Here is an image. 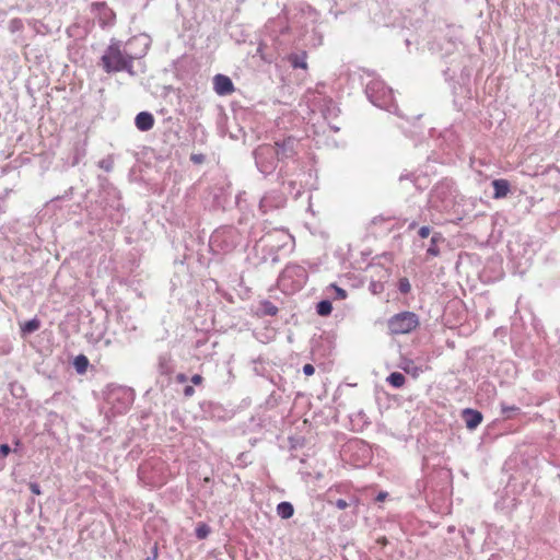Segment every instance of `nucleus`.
Returning <instances> with one entry per match:
<instances>
[{"label": "nucleus", "instance_id": "423d86ee", "mask_svg": "<svg viewBox=\"0 0 560 560\" xmlns=\"http://www.w3.org/2000/svg\"><path fill=\"white\" fill-rule=\"evenodd\" d=\"M242 236L234 226H221L210 236L209 247L214 254L230 253L241 244Z\"/></svg>", "mask_w": 560, "mask_h": 560}, {"label": "nucleus", "instance_id": "b1692460", "mask_svg": "<svg viewBox=\"0 0 560 560\" xmlns=\"http://www.w3.org/2000/svg\"><path fill=\"white\" fill-rule=\"evenodd\" d=\"M329 504H334L339 510H345L349 506H358L360 504V500L358 497L351 495L349 500L345 499H337L336 501H332L331 499H328Z\"/></svg>", "mask_w": 560, "mask_h": 560}, {"label": "nucleus", "instance_id": "7ed1b4c3", "mask_svg": "<svg viewBox=\"0 0 560 560\" xmlns=\"http://www.w3.org/2000/svg\"><path fill=\"white\" fill-rule=\"evenodd\" d=\"M133 59L131 55L122 49L121 42L112 39L101 58V62L107 73L126 71L132 74Z\"/></svg>", "mask_w": 560, "mask_h": 560}, {"label": "nucleus", "instance_id": "393cba45", "mask_svg": "<svg viewBox=\"0 0 560 560\" xmlns=\"http://www.w3.org/2000/svg\"><path fill=\"white\" fill-rule=\"evenodd\" d=\"M40 327V320L37 317H34L30 320H26L21 325V332L23 336L31 335L34 331L38 330Z\"/></svg>", "mask_w": 560, "mask_h": 560}, {"label": "nucleus", "instance_id": "bf43d9fd", "mask_svg": "<svg viewBox=\"0 0 560 560\" xmlns=\"http://www.w3.org/2000/svg\"><path fill=\"white\" fill-rule=\"evenodd\" d=\"M468 533H469V534H472V533H474V529H472V528H469V529H468Z\"/></svg>", "mask_w": 560, "mask_h": 560}, {"label": "nucleus", "instance_id": "4468645a", "mask_svg": "<svg viewBox=\"0 0 560 560\" xmlns=\"http://www.w3.org/2000/svg\"><path fill=\"white\" fill-rule=\"evenodd\" d=\"M287 202L285 192L279 189L267 191L259 201V209L262 213L283 208Z\"/></svg>", "mask_w": 560, "mask_h": 560}, {"label": "nucleus", "instance_id": "7c9ffc66", "mask_svg": "<svg viewBox=\"0 0 560 560\" xmlns=\"http://www.w3.org/2000/svg\"><path fill=\"white\" fill-rule=\"evenodd\" d=\"M350 420L353 424L357 422L360 428L369 424L368 416L363 410H359L358 412L351 415Z\"/></svg>", "mask_w": 560, "mask_h": 560}, {"label": "nucleus", "instance_id": "412c9836", "mask_svg": "<svg viewBox=\"0 0 560 560\" xmlns=\"http://www.w3.org/2000/svg\"><path fill=\"white\" fill-rule=\"evenodd\" d=\"M493 198H504L510 191V183L506 179L500 178L492 182Z\"/></svg>", "mask_w": 560, "mask_h": 560}, {"label": "nucleus", "instance_id": "39448f33", "mask_svg": "<svg viewBox=\"0 0 560 560\" xmlns=\"http://www.w3.org/2000/svg\"><path fill=\"white\" fill-rule=\"evenodd\" d=\"M368 100L376 107L398 114L394 102L393 90L380 79H371L365 85Z\"/></svg>", "mask_w": 560, "mask_h": 560}, {"label": "nucleus", "instance_id": "4c0bfd02", "mask_svg": "<svg viewBox=\"0 0 560 560\" xmlns=\"http://www.w3.org/2000/svg\"><path fill=\"white\" fill-rule=\"evenodd\" d=\"M501 412L506 418H511L512 413L520 412V408L515 405L509 406L504 402L501 404Z\"/></svg>", "mask_w": 560, "mask_h": 560}, {"label": "nucleus", "instance_id": "bb28decb", "mask_svg": "<svg viewBox=\"0 0 560 560\" xmlns=\"http://www.w3.org/2000/svg\"><path fill=\"white\" fill-rule=\"evenodd\" d=\"M400 369H402L407 374L412 375L413 377H417L421 372L422 369L417 366L412 360L404 359L400 363Z\"/></svg>", "mask_w": 560, "mask_h": 560}, {"label": "nucleus", "instance_id": "79ce46f5", "mask_svg": "<svg viewBox=\"0 0 560 560\" xmlns=\"http://www.w3.org/2000/svg\"><path fill=\"white\" fill-rule=\"evenodd\" d=\"M431 234V228L428 226V225H423L419 229L418 231V235L421 237V238H427L429 235Z\"/></svg>", "mask_w": 560, "mask_h": 560}, {"label": "nucleus", "instance_id": "3c124183", "mask_svg": "<svg viewBox=\"0 0 560 560\" xmlns=\"http://www.w3.org/2000/svg\"><path fill=\"white\" fill-rule=\"evenodd\" d=\"M202 382V376L199 375V374H195L192 375L191 377V383L195 384V385H198Z\"/></svg>", "mask_w": 560, "mask_h": 560}, {"label": "nucleus", "instance_id": "2eb2a0df", "mask_svg": "<svg viewBox=\"0 0 560 560\" xmlns=\"http://www.w3.org/2000/svg\"><path fill=\"white\" fill-rule=\"evenodd\" d=\"M288 176L287 165H281L278 171V180L280 182V188L287 195L292 196L293 198H299L302 194V187L295 180H287Z\"/></svg>", "mask_w": 560, "mask_h": 560}, {"label": "nucleus", "instance_id": "f8f14e48", "mask_svg": "<svg viewBox=\"0 0 560 560\" xmlns=\"http://www.w3.org/2000/svg\"><path fill=\"white\" fill-rule=\"evenodd\" d=\"M272 145L277 152L278 161L281 165H285L287 161H294L298 158L301 141L299 138L290 135L276 139Z\"/></svg>", "mask_w": 560, "mask_h": 560}, {"label": "nucleus", "instance_id": "13d9d810", "mask_svg": "<svg viewBox=\"0 0 560 560\" xmlns=\"http://www.w3.org/2000/svg\"><path fill=\"white\" fill-rule=\"evenodd\" d=\"M330 128H331L335 132L339 131V127H337V126H332V125H331V126H330Z\"/></svg>", "mask_w": 560, "mask_h": 560}, {"label": "nucleus", "instance_id": "cd10ccee", "mask_svg": "<svg viewBox=\"0 0 560 560\" xmlns=\"http://www.w3.org/2000/svg\"><path fill=\"white\" fill-rule=\"evenodd\" d=\"M387 382L394 388H400L404 386L406 377L399 372H393L388 375Z\"/></svg>", "mask_w": 560, "mask_h": 560}, {"label": "nucleus", "instance_id": "e433bc0d", "mask_svg": "<svg viewBox=\"0 0 560 560\" xmlns=\"http://www.w3.org/2000/svg\"><path fill=\"white\" fill-rule=\"evenodd\" d=\"M398 290L401 294H408L411 291V284L408 278H400L398 280Z\"/></svg>", "mask_w": 560, "mask_h": 560}, {"label": "nucleus", "instance_id": "9b49d317", "mask_svg": "<svg viewBox=\"0 0 560 560\" xmlns=\"http://www.w3.org/2000/svg\"><path fill=\"white\" fill-rule=\"evenodd\" d=\"M291 240V235L282 229H275L260 237L259 243L266 247L272 264L279 262L278 250L284 247Z\"/></svg>", "mask_w": 560, "mask_h": 560}, {"label": "nucleus", "instance_id": "c9c22d12", "mask_svg": "<svg viewBox=\"0 0 560 560\" xmlns=\"http://www.w3.org/2000/svg\"><path fill=\"white\" fill-rule=\"evenodd\" d=\"M8 27L11 33H16L23 30L24 24L21 19L14 18L9 22Z\"/></svg>", "mask_w": 560, "mask_h": 560}, {"label": "nucleus", "instance_id": "72a5a7b5", "mask_svg": "<svg viewBox=\"0 0 560 560\" xmlns=\"http://www.w3.org/2000/svg\"><path fill=\"white\" fill-rule=\"evenodd\" d=\"M13 345L9 338H0V355H8L11 353Z\"/></svg>", "mask_w": 560, "mask_h": 560}, {"label": "nucleus", "instance_id": "8fccbe9b", "mask_svg": "<svg viewBox=\"0 0 560 560\" xmlns=\"http://www.w3.org/2000/svg\"><path fill=\"white\" fill-rule=\"evenodd\" d=\"M194 393H195V389L191 385L185 386V388H184L185 396H187V397L192 396Z\"/></svg>", "mask_w": 560, "mask_h": 560}, {"label": "nucleus", "instance_id": "de8ad7c7", "mask_svg": "<svg viewBox=\"0 0 560 560\" xmlns=\"http://www.w3.org/2000/svg\"><path fill=\"white\" fill-rule=\"evenodd\" d=\"M456 68L455 67H447L445 70H444V75L445 77H450V78H453L455 74H456Z\"/></svg>", "mask_w": 560, "mask_h": 560}, {"label": "nucleus", "instance_id": "a18cd8bd", "mask_svg": "<svg viewBox=\"0 0 560 560\" xmlns=\"http://www.w3.org/2000/svg\"><path fill=\"white\" fill-rule=\"evenodd\" d=\"M303 373L306 376H311L315 373V368L312 364L307 363L303 366Z\"/></svg>", "mask_w": 560, "mask_h": 560}, {"label": "nucleus", "instance_id": "603ef678", "mask_svg": "<svg viewBox=\"0 0 560 560\" xmlns=\"http://www.w3.org/2000/svg\"><path fill=\"white\" fill-rule=\"evenodd\" d=\"M387 495H388V493H387V492H385V491H381V492H378V494L376 495L375 500H376V501H378V502L384 501V500H385V498H386Z\"/></svg>", "mask_w": 560, "mask_h": 560}, {"label": "nucleus", "instance_id": "a878e982", "mask_svg": "<svg viewBox=\"0 0 560 560\" xmlns=\"http://www.w3.org/2000/svg\"><path fill=\"white\" fill-rule=\"evenodd\" d=\"M278 313V307L269 300H264L259 305V314L262 316H275Z\"/></svg>", "mask_w": 560, "mask_h": 560}, {"label": "nucleus", "instance_id": "ddd939ff", "mask_svg": "<svg viewBox=\"0 0 560 560\" xmlns=\"http://www.w3.org/2000/svg\"><path fill=\"white\" fill-rule=\"evenodd\" d=\"M343 455L348 456L354 466H364L371 458V448L362 440L349 441L343 447Z\"/></svg>", "mask_w": 560, "mask_h": 560}, {"label": "nucleus", "instance_id": "052dcab7", "mask_svg": "<svg viewBox=\"0 0 560 560\" xmlns=\"http://www.w3.org/2000/svg\"><path fill=\"white\" fill-rule=\"evenodd\" d=\"M16 560H23V559H16Z\"/></svg>", "mask_w": 560, "mask_h": 560}, {"label": "nucleus", "instance_id": "20e7f679", "mask_svg": "<svg viewBox=\"0 0 560 560\" xmlns=\"http://www.w3.org/2000/svg\"><path fill=\"white\" fill-rule=\"evenodd\" d=\"M135 400V390L122 385H109L105 404L108 406L107 415L115 417L126 413Z\"/></svg>", "mask_w": 560, "mask_h": 560}, {"label": "nucleus", "instance_id": "c85d7f7f", "mask_svg": "<svg viewBox=\"0 0 560 560\" xmlns=\"http://www.w3.org/2000/svg\"><path fill=\"white\" fill-rule=\"evenodd\" d=\"M73 366L79 374L85 373L89 366V360L84 354H79L74 358Z\"/></svg>", "mask_w": 560, "mask_h": 560}, {"label": "nucleus", "instance_id": "f03ea898", "mask_svg": "<svg viewBox=\"0 0 560 560\" xmlns=\"http://www.w3.org/2000/svg\"><path fill=\"white\" fill-rule=\"evenodd\" d=\"M458 192L452 180L439 182L431 190L429 197L430 208L447 214H458Z\"/></svg>", "mask_w": 560, "mask_h": 560}, {"label": "nucleus", "instance_id": "473e14b6", "mask_svg": "<svg viewBox=\"0 0 560 560\" xmlns=\"http://www.w3.org/2000/svg\"><path fill=\"white\" fill-rule=\"evenodd\" d=\"M210 532L211 529L206 523H199L195 529V534L198 539H206Z\"/></svg>", "mask_w": 560, "mask_h": 560}, {"label": "nucleus", "instance_id": "864d4df0", "mask_svg": "<svg viewBox=\"0 0 560 560\" xmlns=\"http://www.w3.org/2000/svg\"><path fill=\"white\" fill-rule=\"evenodd\" d=\"M14 445H15V447H14V452H18V450H19V447H21L22 443H21V441H20V440H15V441H14Z\"/></svg>", "mask_w": 560, "mask_h": 560}, {"label": "nucleus", "instance_id": "6e6d98bb", "mask_svg": "<svg viewBox=\"0 0 560 560\" xmlns=\"http://www.w3.org/2000/svg\"><path fill=\"white\" fill-rule=\"evenodd\" d=\"M151 556H153V557H152V559H155V558H156V556H158V549H156V547H154L153 552H151Z\"/></svg>", "mask_w": 560, "mask_h": 560}, {"label": "nucleus", "instance_id": "09e8293b", "mask_svg": "<svg viewBox=\"0 0 560 560\" xmlns=\"http://www.w3.org/2000/svg\"><path fill=\"white\" fill-rule=\"evenodd\" d=\"M413 178V174L412 173H409V172H406V173H401L399 175V182H402L405 179H412Z\"/></svg>", "mask_w": 560, "mask_h": 560}, {"label": "nucleus", "instance_id": "9d476101", "mask_svg": "<svg viewBox=\"0 0 560 560\" xmlns=\"http://www.w3.org/2000/svg\"><path fill=\"white\" fill-rule=\"evenodd\" d=\"M419 316L410 311H404L390 316L387 320L389 335L410 334L419 326Z\"/></svg>", "mask_w": 560, "mask_h": 560}, {"label": "nucleus", "instance_id": "6e6552de", "mask_svg": "<svg viewBox=\"0 0 560 560\" xmlns=\"http://www.w3.org/2000/svg\"><path fill=\"white\" fill-rule=\"evenodd\" d=\"M266 33L279 45L292 38L293 26L287 12L270 19L265 25Z\"/></svg>", "mask_w": 560, "mask_h": 560}, {"label": "nucleus", "instance_id": "1a4fd4ad", "mask_svg": "<svg viewBox=\"0 0 560 560\" xmlns=\"http://www.w3.org/2000/svg\"><path fill=\"white\" fill-rule=\"evenodd\" d=\"M308 278L303 266L289 264L279 276V284L288 291H298L303 288Z\"/></svg>", "mask_w": 560, "mask_h": 560}, {"label": "nucleus", "instance_id": "c756f323", "mask_svg": "<svg viewBox=\"0 0 560 560\" xmlns=\"http://www.w3.org/2000/svg\"><path fill=\"white\" fill-rule=\"evenodd\" d=\"M316 312L319 316H328L332 312V304L329 300H322L316 304Z\"/></svg>", "mask_w": 560, "mask_h": 560}, {"label": "nucleus", "instance_id": "6ab92c4d", "mask_svg": "<svg viewBox=\"0 0 560 560\" xmlns=\"http://www.w3.org/2000/svg\"><path fill=\"white\" fill-rule=\"evenodd\" d=\"M135 125L140 131H148L153 128L154 117L149 112H140L135 118Z\"/></svg>", "mask_w": 560, "mask_h": 560}, {"label": "nucleus", "instance_id": "5701e85b", "mask_svg": "<svg viewBox=\"0 0 560 560\" xmlns=\"http://www.w3.org/2000/svg\"><path fill=\"white\" fill-rule=\"evenodd\" d=\"M277 514L282 520H289L294 514V508L291 502L282 501L276 508Z\"/></svg>", "mask_w": 560, "mask_h": 560}, {"label": "nucleus", "instance_id": "f3484780", "mask_svg": "<svg viewBox=\"0 0 560 560\" xmlns=\"http://www.w3.org/2000/svg\"><path fill=\"white\" fill-rule=\"evenodd\" d=\"M213 90L218 95H230L234 91V84L228 75L219 73L213 78Z\"/></svg>", "mask_w": 560, "mask_h": 560}, {"label": "nucleus", "instance_id": "58836bf2", "mask_svg": "<svg viewBox=\"0 0 560 560\" xmlns=\"http://www.w3.org/2000/svg\"><path fill=\"white\" fill-rule=\"evenodd\" d=\"M329 289L335 292V299H337V300H345L347 298V295H348V293H347V291L345 289L338 287L335 283H331L329 285Z\"/></svg>", "mask_w": 560, "mask_h": 560}, {"label": "nucleus", "instance_id": "2f4dec72", "mask_svg": "<svg viewBox=\"0 0 560 560\" xmlns=\"http://www.w3.org/2000/svg\"><path fill=\"white\" fill-rule=\"evenodd\" d=\"M305 52H303L302 55H298V54H293L290 56V62L292 65L293 68H301V69H305L306 68V61H305Z\"/></svg>", "mask_w": 560, "mask_h": 560}, {"label": "nucleus", "instance_id": "f704fd0d", "mask_svg": "<svg viewBox=\"0 0 560 560\" xmlns=\"http://www.w3.org/2000/svg\"><path fill=\"white\" fill-rule=\"evenodd\" d=\"M338 112L339 109L336 107L332 100L326 102L325 108L323 109L325 118H327L328 116L336 117L338 115Z\"/></svg>", "mask_w": 560, "mask_h": 560}, {"label": "nucleus", "instance_id": "a19ab883", "mask_svg": "<svg viewBox=\"0 0 560 560\" xmlns=\"http://www.w3.org/2000/svg\"><path fill=\"white\" fill-rule=\"evenodd\" d=\"M98 166L106 172H110L113 170V161L109 159H104L100 161Z\"/></svg>", "mask_w": 560, "mask_h": 560}, {"label": "nucleus", "instance_id": "dca6fc26", "mask_svg": "<svg viewBox=\"0 0 560 560\" xmlns=\"http://www.w3.org/2000/svg\"><path fill=\"white\" fill-rule=\"evenodd\" d=\"M91 12L98 19L102 26L114 23L115 13L105 2H93L91 4Z\"/></svg>", "mask_w": 560, "mask_h": 560}, {"label": "nucleus", "instance_id": "a211bd4d", "mask_svg": "<svg viewBox=\"0 0 560 560\" xmlns=\"http://www.w3.org/2000/svg\"><path fill=\"white\" fill-rule=\"evenodd\" d=\"M462 418L468 430H475L482 422L483 416L476 409L466 408L462 411Z\"/></svg>", "mask_w": 560, "mask_h": 560}, {"label": "nucleus", "instance_id": "0eeeda50", "mask_svg": "<svg viewBox=\"0 0 560 560\" xmlns=\"http://www.w3.org/2000/svg\"><path fill=\"white\" fill-rule=\"evenodd\" d=\"M255 165L264 176L272 174L278 163L277 152L271 143H262L253 151Z\"/></svg>", "mask_w": 560, "mask_h": 560}, {"label": "nucleus", "instance_id": "c03bdc74", "mask_svg": "<svg viewBox=\"0 0 560 560\" xmlns=\"http://www.w3.org/2000/svg\"><path fill=\"white\" fill-rule=\"evenodd\" d=\"M11 447L9 444H1L0 445V456L7 457L11 453Z\"/></svg>", "mask_w": 560, "mask_h": 560}, {"label": "nucleus", "instance_id": "5fc2aeb1", "mask_svg": "<svg viewBox=\"0 0 560 560\" xmlns=\"http://www.w3.org/2000/svg\"><path fill=\"white\" fill-rule=\"evenodd\" d=\"M151 556H153V557H152V559H155V558H156V556H158V549H156V547H154L153 552H151Z\"/></svg>", "mask_w": 560, "mask_h": 560}, {"label": "nucleus", "instance_id": "49530a36", "mask_svg": "<svg viewBox=\"0 0 560 560\" xmlns=\"http://www.w3.org/2000/svg\"><path fill=\"white\" fill-rule=\"evenodd\" d=\"M190 161L194 162L195 164H200L205 161V155L203 154H191Z\"/></svg>", "mask_w": 560, "mask_h": 560}, {"label": "nucleus", "instance_id": "ea45409f", "mask_svg": "<svg viewBox=\"0 0 560 560\" xmlns=\"http://www.w3.org/2000/svg\"><path fill=\"white\" fill-rule=\"evenodd\" d=\"M159 365H160L161 373H163V374L170 373L171 369L168 368V360L166 357H164V355L160 357Z\"/></svg>", "mask_w": 560, "mask_h": 560}, {"label": "nucleus", "instance_id": "aec40b11", "mask_svg": "<svg viewBox=\"0 0 560 560\" xmlns=\"http://www.w3.org/2000/svg\"><path fill=\"white\" fill-rule=\"evenodd\" d=\"M104 213L112 221V223L117 225L122 223L124 211L119 201L109 208H105Z\"/></svg>", "mask_w": 560, "mask_h": 560}, {"label": "nucleus", "instance_id": "4d7b16f0", "mask_svg": "<svg viewBox=\"0 0 560 560\" xmlns=\"http://www.w3.org/2000/svg\"><path fill=\"white\" fill-rule=\"evenodd\" d=\"M406 46L409 47L411 45V40L409 38L405 39Z\"/></svg>", "mask_w": 560, "mask_h": 560}, {"label": "nucleus", "instance_id": "4be33fe9", "mask_svg": "<svg viewBox=\"0 0 560 560\" xmlns=\"http://www.w3.org/2000/svg\"><path fill=\"white\" fill-rule=\"evenodd\" d=\"M445 241L440 232H434L431 236L430 244L427 248V255L430 257H438L440 255L439 244Z\"/></svg>", "mask_w": 560, "mask_h": 560}, {"label": "nucleus", "instance_id": "37998d69", "mask_svg": "<svg viewBox=\"0 0 560 560\" xmlns=\"http://www.w3.org/2000/svg\"><path fill=\"white\" fill-rule=\"evenodd\" d=\"M28 488L31 492L35 495H39L42 493L40 487L37 482L31 481L28 482Z\"/></svg>", "mask_w": 560, "mask_h": 560}, {"label": "nucleus", "instance_id": "f257e3e1", "mask_svg": "<svg viewBox=\"0 0 560 560\" xmlns=\"http://www.w3.org/2000/svg\"><path fill=\"white\" fill-rule=\"evenodd\" d=\"M318 16V12L311 5H300L298 11L289 16L290 24L293 26L292 38L305 40V45L313 47L319 46L323 35L316 27Z\"/></svg>", "mask_w": 560, "mask_h": 560}]
</instances>
